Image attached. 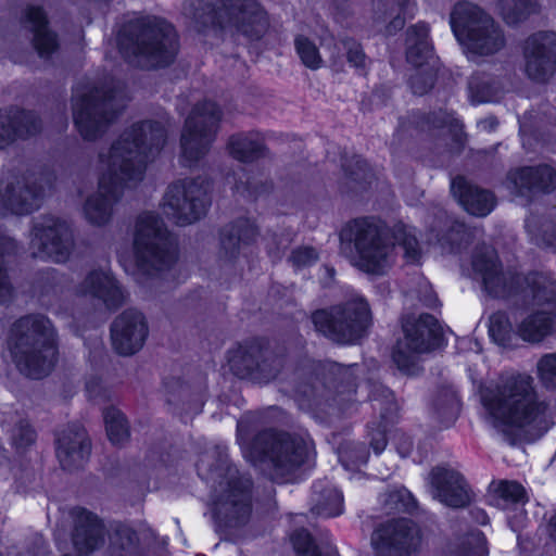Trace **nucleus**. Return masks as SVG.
<instances>
[{
  "mask_svg": "<svg viewBox=\"0 0 556 556\" xmlns=\"http://www.w3.org/2000/svg\"><path fill=\"white\" fill-rule=\"evenodd\" d=\"M342 253L351 264L368 275H383L394 242L404 251L407 263L418 264L422 256L415 228L402 220L393 226L377 215L349 219L339 230Z\"/></svg>",
  "mask_w": 556,
  "mask_h": 556,
  "instance_id": "1",
  "label": "nucleus"
},
{
  "mask_svg": "<svg viewBox=\"0 0 556 556\" xmlns=\"http://www.w3.org/2000/svg\"><path fill=\"white\" fill-rule=\"evenodd\" d=\"M295 372L294 401L317 422L329 425L354 405L358 384L350 366L306 358L298 364Z\"/></svg>",
  "mask_w": 556,
  "mask_h": 556,
  "instance_id": "2",
  "label": "nucleus"
},
{
  "mask_svg": "<svg viewBox=\"0 0 556 556\" xmlns=\"http://www.w3.org/2000/svg\"><path fill=\"white\" fill-rule=\"evenodd\" d=\"M471 266L491 299L525 307L549 305L556 308V281L549 274L538 269L523 271L516 265L504 266L496 251L475 252Z\"/></svg>",
  "mask_w": 556,
  "mask_h": 556,
  "instance_id": "3",
  "label": "nucleus"
},
{
  "mask_svg": "<svg viewBox=\"0 0 556 556\" xmlns=\"http://www.w3.org/2000/svg\"><path fill=\"white\" fill-rule=\"evenodd\" d=\"M7 349L17 370L33 380L48 377L59 361V336L49 319L40 313L16 318L9 327Z\"/></svg>",
  "mask_w": 556,
  "mask_h": 556,
  "instance_id": "4",
  "label": "nucleus"
},
{
  "mask_svg": "<svg viewBox=\"0 0 556 556\" xmlns=\"http://www.w3.org/2000/svg\"><path fill=\"white\" fill-rule=\"evenodd\" d=\"M116 47L126 61L143 62L152 68H165L174 63L179 51V35L172 22L163 16L134 13L119 24Z\"/></svg>",
  "mask_w": 556,
  "mask_h": 556,
  "instance_id": "5",
  "label": "nucleus"
},
{
  "mask_svg": "<svg viewBox=\"0 0 556 556\" xmlns=\"http://www.w3.org/2000/svg\"><path fill=\"white\" fill-rule=\"evenodd\" d=\"M316 455V444L307 429L266 428L252 438L247 457L253 464H269L276 472L289 475L315 460Z\"/></svg>",
  "mask_w": 556,
  "mask_h": 556,
  "instance_id": "6",
  "label": "nucleus"
},
{
  "mask_svg": "<svg viewBox=\"0 0 556 556\" xmlns=\"http://www.w3.org/2000/svg\"><path fill=\"white\" fill-rule=\"evenodd\" d=\"M191 16L199 33L223 29L224 24L249 41H260L268 30L269 15L260 0H193Z\"/></svg>",
  "mask_w": 556,
  "mask_h": 556,
  "instance_id": "7",
  "label": "nucleus"
},
{
  "mask_svg": "<svg viewBox=\"0 0 556 556\" xmlns=\"http://www.w3.org/2000/svg\"><path fill=\"white\" fill-rule=\"evenodd\" d=\"M481 402L496 422L507 427L529 426L545 410L544 403L538 400L532 378L521 374L486 389Z\"/></svg>",
  "mask_w": 556,
  "mask_h": 556,
  "instance_id": "8",
  "label": "nucleus"
},
{
  "mask_svg": "<svg viewBox=\"0 0 556 556\" xmlns=\"http://www.w3.org/2000/svg\"><path fill=\"white\" fill-rule=\"evenodd\" d=\"M309 320L315 333L339 346L359 344L374 324L370 304L364 295L316 308Z\"/></svg>",
  "mask_w": 556,
  "mask_h": 556,
  "instance_id": "9",
  "label": "nucleus"
},
{
  "mask_svg": "<svg viewBox=\"0 0 556 556\" xmlns=\"http://www.w3.org/2000/svg\"><path fill=\"white\" fill-rule=\"evenodd\" d=\"M368 401L372 410L371 419L366 424V438L364 442L352 441L342 446L341 456L355 466L366 465L370 452L380 455L389 443V435L401 420V407L395 393L389 387L375 383L368 393Z\"/></svg>",
  "mask_w": 556,
  "mask_h": 556,
  "instance_id": "10",
  "label": "nucleus"
},
{
  "mask_svg": "<svg viewBox=\"0 0 556 556\" xmlns=\"http://www.w3.org/2000/svg\"><path fill=\"white\" fill-rule=\"evenodd\" d=\"M132 250L138 273L148 278L169 270L178 257L168 228L151 211L143 212L136 218Z\"/></svg>",
  "mask_w": 556,
  "mask_h": 556,
  "instance_id": "11",
  "label": "nucleus"
},
{
  "mask_svg": "<svg viewBox=\"0 0 556 556\" xmlns=\"http://www.w3.org/2000/svg\"><path fill=\"white\" fill-rule=\"evenodd\" d=\"M287 361V349L264 336L250 337L227 353L231 374L240 380L267 384L275 380Z\"/></svg>",
  "mask_w": 556,
  "mask_h": 556,
  "instance_id": "12",
  "label": "nucleus"
},
{
  "mask_svg": "<svg viewBox=\"0 0 556 556\" xmlns=\"http://www.w3.org/2000/svg\"><path fill=\"white\" fill-rule=\"evenodd\" d=\"M450 24L456 40L475 55H494L506 45L501 26L478 4L457 3L451 12Z\"/></svg>",
  "mask_w": 556,
  "mask_h": 556,
  "instance_id": "13",
  "label": "nucleus"
},
{
  "mask_svg": "<svg viewBox=\"0 0 556 556\" xmlns=\"http://www.w3.org/2000/svg\"><path fill=\"white\" fill-rule=\"evenodd\" d=\"M115 98V88L109 86H94L73 98V124L85 141L100 139L118 119L122 110L113 105Z\"/></svg>",
  "mask_w": 556,
  "mask_h": 556,
  "instance_id": "14",
  "label": "nucleus"
},
{
  "mask_svg": "<svg viewBox=\"0 0 556 556\" xmlns=\"http://www.w3.org/2000/svg\"><path fill=\"white\" fill-rule=\"evenodd\" d=\"M213 180L208 176L177 180L164 193V212L176 225L186 226L203 218L211 204Z\"/></svg>",
  "mask_w": 556,
  "mask_h": 556,
  "instance_id": "15",
  "label": "nucleus"
},
{
  "mask_svg": "<svg viewBox=\"0 0 556 556\" xmlns=\"http://www.w3.org/2000/svg\"><path fill=\"white\" fill-rule=\"evenodd\" d=\"M223 118L219 105L212 100L197 102L185 119L180 136L181 157L195 164L211 150Z\"/></svg>",
  "mask_w": 556,
  "mask_h": 556,
  "instance_id": "16",
  "label": "nucleus"
},
{
  "mask_svg": "<svg viewBox=\"0 0 556 556\" xmlns=\"http://www.w3.org/2000/svg\"><path fill=\"white\" fill-rule=\"evenodd\" d=\"M254 482L250 475L230 476L212 503V516L223 530L247 526L253 511Z\"/></svg>",
  "mask_w": 556,
  "mask_h": 556,
  "instance_id": "17",
  "label": "nucleus"
},
{
  "mask_svg": "<svg viewBox=\"0 0 556 556\" xmlns=\"http://www.w3.org/2000/svg\"><path fill=\"white\" fill-rule=\"evenodd\" d=\"M434 46L430 37V26L425 21H418L406 29L405 58L408 64L416 68L407 84L413 94H428L438 80V68L429 65L433 58Z\"/></svg>",
  "mask_w": 556,
  "mask_h": 556,
  "instance_id": "18",
  "label": "nucleus"
},
{
  "mask_svg": "<svg viewBox=\"0 0 556 556\" xmlns=\"http://www.w3.org/2000/svg\"><path fill=\"white\" fill-rule=\"evenodd\" d=\"M424 542L421 526L408 517H393L379 523L371 534L376 556H419Z\"/></svg>",
  "mask_w": 556,
  "mask_h": 556,
  "instance_id": "19",
  "label": "nucleus"
},
{
  "mask_svg": "<svg viewBox=\"0 0 556 556\" xmlns=\"http://www.w3.org/2000/svg\"><path fill=\"white\" fill-rule=\"evenodd\" d=\"M167 140V131L163 124L155 119L135 122L111 146L114 156L118 153L129 155L134 147L135 151L148 159L160 153Z\"/></svg>",
  "mask_w": 556,
  "mask_h": 556,
  "instance_id": "20",
  "label": "nucleus"
},
{
  "mask_svg": "<svg viewBox=\"0 0 556 556\" xmlns=\"http://www.w3.org/2000/svg\"><path fill=\"white\" fill-rule=\"evenodd\" d=\"M506 180L516 197L533 202L556 191V167L544 162L521 165L509 169Z\"/></svg>",
  "mask_w": 556,
  "mask_h": 556,
  "instance_id": "21",
  "label": "nucleus"
},
{
  "mask_svg": "<svg viewBox=\"0 0 556 556\" xmlns=\"http://www.w3.org/2000/svg\"><path fill=\"white\" fill-rule=\"evenodd\" d=\"M523 56L528 77L546 83L556 74V31L539 30L525 40Z\"/></svg>",
  "mask_w": 556,
  "mask_h": 556,
  "instance_id": "22",
  "label": "nucleus"
},
{
  "mask_svg": "<svg viewBox=\"0 0 556 556\" xmlns=\"http://www.w3.org/2000/svg\"><path fill=\"white\" fill-rule=\"evenodd\" d=\"M110 333L115 353L121 356H131L144 345L149 326L141 312L127 308L114 318Z\"/></svg>",
  "mask_w": 556,
  "mask_h": 556,
  "instance_id": "23",
  "label": "nucleus"
},
{
  "mask_svg": "<svg viewBox=\"0 0 556 556\" xmlns=\"http://www.w3.org/2000/svg\"><path fill=\"white\" fill-rule=\"evenodd\" d=\"M402 331L405 349L417 354L431 353L446 344L439 320L430 313L405 317L402 320Z\"/></svg>",
  "mask_w": 556,
  "mask_h": 556,
  "instance_id": "24",
  "label": "nucleus"
},
{
  "mask_svg": "<svg viewBox=\"0 0 556 556\" xmlns=\"http://www.w3.org/2000/svg\"><path fill=\"white\" fill-rule=\"evenodd\" d=\"M33 242L39 252L55 262H64L71 254L72 231L66 220L45 216L31 228Z\"/></svg>",
  "mask_w": 556,
  "mask_h": 556,
  "instance_id": "25",
  "label": "nucleus"
},
{
  "mask_svg": "<svg viewBox=\"0 0 556 556\" xmlns=\"http://www.w3.org/2000/svg\"><path fill=\"white\" fill-rule=\"evenodd\" d=\"M55 455L64 471L85 467L91 455V440L84 426L73 422L55 435Z\"/></svg>",
  "mask_w": 556,
  "mask_h": 556,
  "instance_id": "26",
  "label": "nucleus"
},
{
  "mask_svg": "<svg viewBox=\"0 0 556 556\" xmlns=\"http://www.w3.org/2000/svg\"><path fill=\"white\" fill-rule=\"evenodd\" d=\"M73 519L72 543L79 555H91L105 542L104 521L93 511L83 506L71 509Z\"/></svg>",
  "mask_w": 556,
  "mask_h": 556,
  "instance_id": "27",
  "label": "nucleus"
},
{
  "mask_svg": "<svg viewBox=\"0 0 556 556\" xmlns=\"http://www.w3.org/2000/svg\"><path fill=\"white\" fill-rule=\"evenodd\" d=\"M22 26L33 34L31 45L42 59L50 58L60 49L59 36L50 27V18L40 4H26L21 11Z\"/></svg>",
  "mask_w": 556,
  "mask_h": 556,
  "instance_id": "28",
  "label": "nucleus"
},
{
  "mask_svg": "<svg viewBox=\"0 0 556 556\" xmlns=\"http://www.w3.org/2000/svg\"><path fill=\"white\" fill-rule=\"evenodd\" d=\"M219 251L230 264H235L241 250L253 245L260 236L256 222L248 216H239L222 226L218 230Z\"/></svg>",
  "mask_w": 556,
  "mask_h": 556,
  "instance_id": "29",
  "label": "nucleus"
},
{
  "mask_svg": "<svg viewBox=\"0 0 556 556\" xmlns=\"http://www.w3.org/2000/svg\"><path fill=\"white\" fill-rule=\"evenodd\" d=\"M430 482L438 500L447 507L464 508L472 501L469 484L457 470L435 467L431 470Z\"/></svg>",
  "mask_w": 556,
  "mask_h": 556,
  "instance_id": "30",
  "label": "nucleus"
},
{
  "mask_svg": "<svg viewBox=\"0 0 556 556\" xmlns=\"http://www.w3.org/2000/svg\"><path fill=\"white\" fill-rule=\"evenodd\" d=\"M81 295L101 302L106 309L115 312L124 304L123 289L111 271L94 268L87 273L78 285Z\"/></svg>",
  "mask_w": 556,
  "mask_h": 556,
  "instance_id": "31",
  "label": "nucleus"
},
{
  "mask_svg": "<svg viewBox=\"0 0 556 556\" xmlns=\"http://www.w3.org/2000/svg\"><path fill=\"white\" fill-rule=\"evenodd\" d=\"M450 189L463 210L472 216L484 217L496 206L493 191L472 184L463 175L452 178Z\"/></svg>",
  "mask_w": 556,
  "mask_h": 556,
  "instance_id": "32",
  "label": "nucleus"
},
{
  "mask_svg": "<svg viewBox=\"0 0 556 556\" xmlns=\"http://www.w3.org/2000/svg\"><path fill=\"white\" fill-rule=\"evenodd\" d=\"M42 131V121L33 110L15 108L10 110L0 123V149L4 150L17 140H27Z\"/></svg>",
  "mask_w": 556,
  "mask_h": 556,
  "instance_id": "33",
  "label": "nucleus"
},
{
  "mask_svg": "<svg viewBox=\"0 0 556 556\" xmlns=\"http://www.w3.org/2000/svg\"><path fill=\"white\" fill-rule=\"evenodd\" d=\"M43 187L36 180H16L7 184L0 193L2 208L16 216L28 215L34 212V202L42 199Z\"/></svg>",
  "mask_w": 556,
  "mask_h": 556,
  "instance_id": "34",
  "label": "nucleus"
},
{
  "mask_svg": "<svg viewBox=\"0 0 556 556\" xmlns=\"http://www.w3.org/2000/svg\"><path fill=\"white\" fill-rule=\"evenodd\" d=\"M341 168L348 182L343 192L352 198H361L371 191L377 180L370 163L361 154L342 157Z\"/></svg>",
  "mask_w": 556,
  "mask_h": 556,
  "instance_id": "35",
  "label": "nucleus"
},
{
  "mask_svg": "<svg viewBox=\"0 0 556 556\" xmlns=\"http://www.w3.org/2000/svg\"><path fill=\"white\" fill-rule=\"evenodd\" d=\"M226 150L232 160L247 165L266 159L269 153L265 138L255 130L231 134L227 139Z\"/></svg>",
  "mask_w": 556,
  "mask_h": 556,
  "instance_id": "36",
  "label": "nucleus"
},
{
  "mask_svg": "<svg viewBox=\"0 0 556 556\" xmlns=\"http://www.w3.org/2000/svg\"><path fill=\"white\" fill-rule=\"evenodd\" d=\"M407 123L409 127L419 132L426 130H441L444 128L454 130L456 127L463 129V125H459L458 119L454 117L453 113L445 109L428 112L419 109L412 110L408 114V118H399V128H405Z\"/></svg>",
  "mask_w": 556,
  "mask_h": 556,
  "instance_id": "37",
  "label": "nucleus"
},
{
  "mask_svg": "<svg viewBox=\"0 0 556 556\" xmlns=\"http://www.w3.org/2000/svg\"><path fill=\"white\" fill-rule=\"evenodd\" d=\"M556 331V313L535 311L517 326V334L526 342H541Z\"/></svg>",
  "mask_w": 556,
  "mask_h": 556,
  "instance_id": "38",
  "label": "nucleus"
},
{
  "mask_svg": "<svg viewBox=\"0 0 556 556\" xmlns=\"http://www.w3.org/2000/svg\"><path fill=\"white\" fill-rule=\"evenodd\" d=\"M313 510L321 517L334 518L344 510L342 492L329 482L316 481L313 483Z\"/></svg>",
  "mask_w": 556,
  "mask_h": 556,
  "instance_id": "39",
  "label": "nucleus"
},
{
  "mask_svg": "<svg viewBox=\"0 0 556 556\" xmlns=\"http://www.w3.org/2000/svg\"><path fill=\"white\" fill-rule=\"evenodd\" d=\"M102 417L106 438L112 446L123 447L131 438L130 424L123 410L115 405L105 406Z\"/></svg>",
  "mask_w": 556,
  "mask_h": 556,
  "instance_id": "40",
  "label": "nucleus"
},
{
  "mask_svg": "<svg viewBox=\"0 0 556 556\" xmlns=\"http://www.w3.org/2000/svg\"><path fill=\"white\" fill-rule=\"evenodd\" d=\"M137 531L127 523L117 522L110 534L108 556H142Z\"/></svg>",
  "mask_w": 556,
  "mask_h": 556,
  "instance_id": "41",
  "label": "nucleus"
},
{
  "mask_svg": "<svg viewBox=\"0 0 556 556\" xmlns=\"http://www.w3.org/2000/svg\"><path fill=\"white\" fill-rule=\"evenodd\" d=\"M497 9L508 27H518L539 14L541 5L538 0H497Z\"/></svg>",
  "mask_w": 556,
  "mask_h": 556,
  "instance_id": "42",
  "label": "nucleus"
},
{
  "mask_svg": "<svg viewBox=\"0 0 556 556\" xmlns=\"http://www.w3.org/2000/svg\"><path fill=\"white\" fill-rule=\"evenodd\" d=\"M290 543L298 556H339L336 546L317 543L314 535L304 527L292 531Z\"/></svg>",
  "mask_w": 556,
  "mask_h": 556,
  "instance_id": "43",
  "label": "nucleus"
},
{
  "mask_svg": "<svg viewBox=\"0 0 556 556\" xmlns=\"http://www.w3.org/2000/svg\"><path fill=\"white\" fill-rule=\"evenodd\" d=\"M114 202L103 193H92L87 197L83 205L85 219L92 226L108 225L113 215Z\"/></svg>",
  "mask_w": 556,
  "mask_h": 556,
  "instance_id": "44",
  "label": "nucleus"
},
{
  "mask_svg": "<svg viewBox=\"0 0 556 556\" xmlns=\"http://www.w3.org/2000/svg\"><path fill=\"white\" fill-rule=\"evenodd\" d=\"M240 172V175L233 174V193L241 195L248 201H256L271 189V182L260 180L251 170L241 168Z\"/></svg>",
  "mask_w": 556,
  "mask_h": 556,
  "instance_id": "45",
  "label": "nucleus"
},
{
  "mask_svg": "<svg viewBox=\"0 0 556 556\" xmlns=\"http://www.w3.org/2000/svg\"><path fill=\"white\" fill-rule=\"evenodd\" d=\"M468 92L470 102L477 105L491 102L496 94V88L488 74L475 73L468 80Z\"/></svg>",
  "mask_w": 556,
  "mask_h": 556,
  "instance_id": "46",
  "label": "nucleus"
},
{
  "mask_svg": "<svg viewBox=\"0 0 556 556\" xmlns=\"http://www.w3.org/2000/svg\"><path fill=\"white\" fill-rule=\"evenodd\" d=\"M489 336L502 348H508L513 341V326L508 314L504 311H496L489 318Z\"/></svg>",
  "mask_w": 556,
  "mask_h": 556,
  "instance_id": "47",
  "label": "nucleus"
},
{
  "mask_svg": "<svg viewBox=\"0 0 556 556\" xmlns=\"http://www.w3.org/2000/svg\"><path fill=\"white\" fill-rule=\"evenodd\" d=\"M294 48L302 64L312 70L317 71L324 65V60L318 47L313 40L304 35H298L294 38Z\"/></svg>",
  "mask_w": 556,
  "mask_h": 556,
  "instance_id": "48",
  "label": "nucleus"
},
{
  "mask_svg": "<svg viewBox=\"0 0 556 556\" xmlns=\"http://www.w3.org/2000/svg\"><path fill=\"white\" fill-rule=\"evenodd\" d=\"M494 494L505 503L514 505H526L529 502L527 490L516 480H500Z\"/></svg>",
  "mask_w": 556,
  "mask_h": 556,
  "instance_id": "49",
  "label": "nucleus"
},
{
  "mask_svg": "<svg viewBox=\"0 0 556 556\" xmlns=\"http://www.w3.org/2000/svg\"><path fill=\"white\" fill-rule=\"evenodd\" d=\"M454 556H489L485 534L482 531L472 533L467 540L457 545Z\"/></svg>",
  "mask_w": 556,
  "mask_h": 556,
  "instance_id": "50",
  "label": "nucleus"
},
{
  "mask_svg": "<svg viewBox=\"0 0 556 556\" xmlns=\"http://www.w3.org/2000/svg\"><path fill=\"white\" fill-rule=\"evenodd\" d=\"M536 375L546 390H556V352L545 353L539 358Z\"/></svg>",
  "mask_w": 556,
  "mask_h": 556,
  "instance_id": "51",
  "label": "nucleus"
},
{
  "mask_svg": "<svg viewBox=\"0 0 556 556\" xmlns=\"http://www.w3.org/2000/svg\"><path fill=\"white\" fill-rule=\"evenodd\" d=\"M417 353L405 349L402 340H397L392 349L391 358L402 374L410 376L417 369Z\"/></svg>",
  "mask_w": 556,
  "mask_h": 556,
  "instance_id": "52",
  "label": "nucleus"
},
{
  "mask_svg": "<svg viewBox=\"0 0 556 556\" xmlns=\"http://www.w3.org/2000/svg\"><path fill=\"white\" fill-rule=\"evenodd\" d=\"M533 236L538 247L556 254V217L541 220Z\"/></svg>",
  "mask_w": 556,
  "mask_h": 556,
  "instance_id": "53",
  "label": "nucleus"
},
{
  "mask_svg": "<svg viewBox=\"0 0 556 556\" xmlns=\"http://www.w3.org/2000/svg\"><path fill=\"white\" fill-rule=\"evenodd\" d=\"M15 242L11 237L0 236V302L12 294L13 288L8 281L5 256L14 250Z\"/></svg>",
  "mask_w": 556,
  "mask_h": 556,
  "instance_id": "54",
  "label": "nucleus"
},
{
  "mask_svg": "<svg viewBox=\"0 0 556 556\" xmlns=\"http://www.w3.org/2000/svg\"><path fill=\"white\" fill-rule=\"evenodd\" d=\"M341 42L345 49L349 65L356 71H365L367 55L363 45L353 37H345Z\"/></svg>",
  "mask_w": 556,
  "mask_h": 556,
  "instance_id": "55",
  "label": "nucleus"
},
{
  "mask_svg": "<svg viewBox=\"0 0 556 556\" xmlns=\"http://www.w3.org/2000/svg\"><path fill=\"white\" fill-rule=\"evenodd\" d=\"M393 2L396 4L399 12L386 25L389 35H396L405 27L406 20L413 18L415 15L413 12L415 3H412V0H393Z\"/></svg>",
  "mask_w": 556,
  "mask_h": 556,
  "instance_id": "56",
  "label": "nucleus"
},
{
  "mask_svg": "<svg viewBox=\"0 0 556 556\" xmlns=\"http://www.w3.org/2000/svg\"><path fill=\"white\" fill-rule=\"evenodd\" d=\"M318 260L319 254L312 245H300L294 248L288 258L295 270L312 267Z\"/></svg>",
  "mask_w": 556,
  "mask_h": 556,
  "instance_id": "57",
  "label": "nucleus"
},
{
  "mask_svg": "<svg viewBox=\"0 0 556 556\" xmlns=\"http://www.w3.org/2000/svg\"><path fill=\"white\" fill-rule=\"evenodd\" d=\"M37 431L27 420H20L12 434V445L16 451L28 450L36 443Z\"/></svg>",
  "mask_w": 556,
  "mask_h": 556,
  "instance_id": "58",
  "label": "nucleus"
},
{
  "mask_svg": "<svg viewBox=\"0 0 556 556\" xmlns=\"http://www.w3.org/2000/svg\"><path fill=\"white\" fill-rule=\"evenodd\" d=\"M99 190L96 193H103L111 201L116 203L121 197L119 181L115 173L104 174L99 178Z\"/></svg>",
  "mask_w": 556,
  "mask_h": 556,
  "instance_id": "59",
  "label": "nucleus"
},
{
  "mask_svg": "<svg viewBox=\"0 0 556 556\" xmlns=\"http://www.w3.org/2000/svg\"><path fill=\"white\" fill-rule=\"evenodd\" d=\"M391 498L407 514H413L418 508V502L410 491L401 489L391 494Z\"/></svg>",
  "mask_w": 556,
  "mask_h": 556,
  "instance_id": "60",
  "label": "nucleus"
},
{
  "mask_svg": "<svg viewBox=\"0 0 556 556\" xmlns=\"http://www.w3.org/2000/svg\"><path fill=\"white\" fill-rule=\"evenodd\" d=\"M85 391L89 400L106 399V389L104 388L101 378L92 377L86 381Z\"/></svg>",
  "mask_w": 556,
  "mask_h": 556,
  "instance_id": "61",
  "label": "nucleus"
},
{
  "mask_svg": "<svg viewBox=\"0 0 556 556\" xmlns=\"http://www.w3.org/2000/svg\"><path fill=\"white\" fill-rule=\"evenodd\" d=\"M118 170L122 174V176L127 180H131L137 176L142 175L143 173V168L138 166L136 162L129 156H123L121 159Z\"/></svg>",
  "mask_w": 556,
  "mask_h": 556,
  "instance_id": "62",
  "label": "nucleus"
},
{
  "mask_svg": "<svg viewBox=\"0 0 556 556\" xmlns=\"http://www.w3.org/2000/svg\"><path fill=\"white\" fill-rule=\"evenodd\" d=\"M545 531L549 541L556 545V510L546 519Z\"/></svg>",
  "mask_w": 556,
  "mask_h": 556,
  "instance_id": "63",
  "label": "nucleus"
},
{
  "mask_svg": "<svg viewBox=\"0 0 556 556\" xmlns=\"http://www.w3.org/2000/svg\"><path fill=\"white\" fill-rule=\"evenodd\" d=\"M470 514L477 523L481 526H486L490 523V517L484 509L476 507L471 509Z\"/></svg>",
  "mask_w": 556,
  "mask_h": 556,
  "instance_id": "64",
  "label": "nucleus"
}]
</instances>
